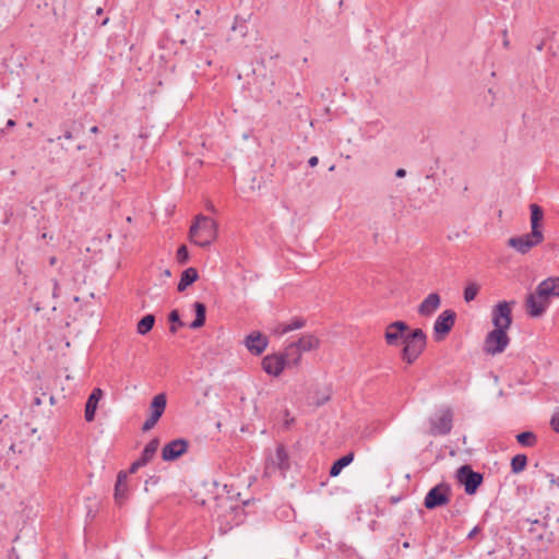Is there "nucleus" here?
I'll return each instance as SVG.
<instances>
[{
    "label": "nucleus",
    "instance_id": "f257e3e1",
    "mask_svg": "<svg viewBox=\"0 0 559 559\" xmlns=\"http://www.w3.org/2000/svg\"><path fill=\"white\" fill-rule=\"evenodd\" d=\"M386 345L402 346L400 356L407 365H413L427 345V335L421 329H411L402 320L386 324Z\"/></svg>",
    "mask_w": 559,
    "mask_h": 559
},
{
    "label": "nucleus",
    "instance_id": "f03ea898",
    "mask_svg": "<svg viewBox=\"0 0 559 559\" xmlns=\"http://www.w3.org/2000/svg\"><path fill=\"white\" fill-rule=\"evenodd\" d=\"M551 298H556V293L545 278L537 285L535 293L528 294L526 297L525 306L528 316L540 317L548 308Z\"/></svg>",
    "mask_w": 559,
    "mask_h": 559
},
{
    "label": "nucleus",
    "instance_id": "7ed1b4c3",
    "mask_svg": "<svg viewBox=\"0 0 559 559\" xmlns=\"http://www.w3.org/2000/svg\"><path fill=\"white\" fill-rule=\"evenodd\" d=\"M189 237L199 247L210 246L217 237L216 222L209 216L198 215L190 227Z\"/></svg>",
    "mask_w": 559,
    "mask_h": 559
},
{
    "label": "nucleus",
    "instance_id": "20e7f679",
    "mask_svg": "<svg viewBox=\"0 0 559 559\" xmlns=\"http://www.w3.org/2000/svg\"><path fill=\"white\" fill-rule=\"evenodd\" d=\"M456 480L464 487V491L468 496L477 492L484 481V475L475 472L471 465L464 464L456 469Z\"/></svg>",
    "mask_w": 559,
    "mask_h": 559
},
{
    "label": "nucleus",
    "instance_id": "39448f33",
    "mask_svg": "<svg viewBox=\"0 0 559 559\" xmlns=\"http://www.w3.org/2000/svg\"><path fill=\"white\" fill-rule=\"evenodd\" d=\"M452 495L451 486L448 483H440L429 489L424 499L427 510H435L447 506Z\"/></svg>",
    "mask_w": 559,
    "mask_h": 559
},
{
    "label": "nucleus",
    "instance_id": "423d86ee",
    "mask_svg": "<svg viewBox=\"0 0 559 559\" xmlns=\"http://www.w3.org/2000/svg\"><path fill=\"white\" fill-rule=\"evenodd\" d=\"M290 468L289 455L283 444H278L274 454L270 455L265 463V473L272 475L276 472L285 477L287 471Z\"/></svg>",
    "mask_w": 559,
    "mask_h": 559
},
{
    "label": "nucleus",
    "instance_id": "0eeeda50",
    "mask_svg": "<svg viewBox=\"0 0 559 559\" xmlns=\"http://www.w3.org/2000/svg\"><path fill=\"white\" fill-rule=\"evenodd\" d=\"M510 343V337L506 330L493 329L484 341V352L489 355L501 354L506 350Z\"/></svg>",
    "mask_w": 559,
    "mask_h": 559
},
{
    "label": "nucleus",
    "instance_id": "6e6552de",
    "mask_svg": "<svg viewBox=\"0 0 559 559\" xmlns=\"http://www.w3.org/2000/svg\"><path fill=\"white\" fill-rule=\"evenodd\" d=\"M515 301H499L491 311V322L495 329L508 331L512 324V306Z\"/></svg>",
    "mask_w": 559,
    "mask_h": 559
},
{
    "label": "nucleus",
    "instance_id": "1a4fd4ad",
    "mask_svg": "<svg viewBox=\"0 0 559 559\" xmlns=\"http://www.w3.org/2000/svg\"><path fill=\"white\" fill-rule=\"evenodd\" d=\"M167 405V397L164 393L155 395L151 402L148 418L144 421L142 430L144 432L150 431L155 427L159 418L163 416Z\"/></svg>",
    "mask_w": 559,
    "mask_h": 559
},
{
    "label": "nucleus",
    "instance_id": "9d476101",
    "mask_svg": "<svg viewBox=\"0 0 559 559\" xmlns=\"http://www.w3.org/2000/svg\"><path fill=\"white\" fill-rule=\"evenodd\" d=\"M456 313L452 309L442 311L433 323V334L436 341H441L454 326Z\"/></svg>",
    "mask_w": 559,
    "mask_h": 559
},
{
    "label": "nucleus",
    "instance_id": "9b49d317",
    "mask_svg": "<svg viewBox=\"0 0 559 559\" xmlns=\"http://www.w3.org/2000/svg\"><path fill=\"white\" fill-rule=\"evenodd\" d=\"M544 241V236L533 237L532 231L519 237H511L508 240V246L515 249L519 253L525 254L532 248L538 246Z\"/></svg>",
    "mask_w": 559,
    "mask_h": 559
},
{
    "label": "nucleus",
    "instance_id": "f8f14e48",
    "mask_svg": "<svg viewBox=\"0 0 559 559\" xmlns=\"http://www.w3.org/2000/svg\"><path fill=\"white\" fill-rule=\"evenodd\" d=\"M189 442L186 439L178 438L166 443L162 450V459L171 462L179 459L188 451Z\"/></svg>",
    "mask_w": 559,
    "mask_h": 559
},
{
    "label": "nucleus",
    "instance_id": "ddd939ff",
    "mask_svg": "<svg viewBox=\"0 0 559 559\" xmlns=\"http://www.w3.org/2000/svg\"><path fill=\"white\" fill-rule=\"evenodd\" d=\"M453 427V413L447 409L441 416L430 419V433L432 436L449 435Z\"/></svg>",
    "mask_w": 559,
    "mask_h": 559
},
{
    "label": "nucleus",
    "instance_id": "4468645a",
    "mask_svg": "<svg viewBox=\"0 0 559 559\" xmlns=\"http://www.w3.org/2000/svg\"><path fill=\"white\" fill-rule=\"evenodd\" d=\"M243 344L252 355L259 356L266 349L269 340L262 333L254 331L245 337Z\"/></svg>",
    "mask_w": 559,
    "mask_h": 559
},
{
    "label": "nucleus",
    "instance_id": "2eb2a0df",
    "mask_svg": "<svg viewBox=\"0 0 559 559\" xmlns=\"http://www.w3.org/2000/svg\"><path fill=\"white\" fill-rule=\"evenodd\" d=\"M286 367L281 354L266 355L262 359V369L270 376L278 377Z\"/></svg>",
    "mask_w": 559,
    "mask_h": 559
},
{
    "label": "nucleus",
    "instance_id": "dca6fc26",
    "mask_svg": "<svg viewBox=\"0 0 559 559\" xmlns=\"http://www.w3.org/2000/svg\"><path fill=\"white\" fill-rule=\"evenodd\" d=\"M531 211V231L533 237L544 236L542 231V221L544 218V210L536 203L530 205Z\"/></svg>",
    "mask_w": 559,
    "mask_h": 559
},
{
    "label": "nucleus",
    "instance_id": "f3484780",
    "mask_svg": "<svg viewBox=\"0 0 559 559\" xmlns=\"http://www.w3.org/2000/svg\"><path fill=\"white\" fill-rule=\"evenodd\" d=\"M103 396V391L99 388H95L90 396L87 397L84 411V418L87 423H91L95 418V413L98 406V402Z\"/></svg>",
    "mask_w": 559,
    "mask_h": 559
},
{
    "label": "nucleus",
    "instance_id": "a211bd4d",
    "mask_svg": "<svg viewBox=\"0 0 559 559\" xmlns=\"http://www.w3.org/2000/svg\"><path fill=\"white\" fill-rule=\"evenodd\" d=\"M441 304V298L439 294L431 293L429 294L419 305L418 313L424 317H430Z\"/></svg>",
    "mask_w": 559,
    "mask_h": 559
},
{
    "label": "nucleus",
    "instance_id": "6ab92c4d",
    "mask_svg": "<svg viewBox=\"0 0 559 559\" xmlns=\"http://www.w3.org/2000/svg\"><path fill=\"white\" fill-rule=\"evenodd\" d=\"M128 473L124 471H120L117 475V480L115 485L114 497L118 504H122L128 497V486H127Z\"/></svg>",
    "mask_w": 559,
    "mask_h": 559
},
{
    "label": "nucleus",
    "instance_id": "aec40b11",
    "mask_svg": "<svg viewBox=\"0 0 559 559\" xmlns=\"http://www.w3.org/2000/svg\"><path fill=\"white\" fill-rule=\"evenodd\" d=\"M282 357L284 358L285 364L287 367L297 366L300 362L302 353L298 348L297 344L295 342L289 343L285 348L283 353H280Z\"/></svg>",
    "mask_w": 559,
    "mask_h": 559
},
{
    "label": "nucleus",
    "instance_id": "412c9836",
    "mask_svg": "<svg viewBox=\"0 0 559 559\" xmlns=\"http://www.w3.org/2000/svg\"><path fill=\"white\" fill-rule=\"evenodd\" d=\"M199 278V274L197 269L188 267L181 273L180 281L178 283L177 289L182 293L186 288L192 285Z\"/></svg>",
    "mask_w": 559,
    "mask_h": 559
},
{
    "label": "nucleus",
    "instance_id": "4be33fe9",
    "mask_svg": "<svg viewBox=\"0 0 559 559\" xmlns=\"http://www.w3.org/2000/svg\"><path fill=\"white\" fill-rule=\"evenodd\" d=\"M193 308L195 311V319L189 324V328L192 330H198L202 328L206 320V307L204 304L200 301H195L193 304Z\"/></svg>",
    "mask_w": 559,
    "mask_h": 559
},
{
    "label": "nucleus",
    "instance_id": "5701e85b",
    "mask_svg": "<svg viewBox=\"0 0 559 559\" xmlns=\"http://www.w3.org/2000/svg\"><path fill=\"white\" fill-rule=\"evenodd\" d=\"M295 344H297L301 353H305L310 352L312 349H317L320 345V341L317 336L312 334H306L302 335L298 341H295Z\"/></svg>",
    "mask_w": 559,
    "mask_h": 559
},
{
    "label": "nucleus",
    "instance_id": "b1692460",
    "mask_svg": "<svg viewBox=\"0 0 559 559\" xmlns=\"http://www.w3.org/2000/svg\"><path fill=\"white\" fill-rule=\"evenodd\" d=\"M354 460V453L350 452L348 454L343 455L342 457L337 459L330 468V476L336 477L341 474L342 469L348 466Z\"/></svg>",
    "mask_w": 559,
    "mask_h": 559
},
{
    "label": "nucleus",
    "instance_id": "393cba45",
    "mask_svg": "<svg viewBox=\"0 0 559 559\" xmlns=\"http://www.w3.org/2000/svg\"><path fill=\"white\" fill-rule=\"evenodd\" d=\"M159 447L158 438L152 439L143 449L140 460L146 465L155 455L157 449Z\"/></svg>",
    "mask_w": 559,
    "mask_h": 559
},
{
    "label": "nucleus",
    "instance_id": "a878e982",
    "mask_svg": "<svg viewBox=\"0 0 559 559\" xmlns=\"http://www.w3.org/2000/svg\"><path fill=\"white\" fill-rule=\"evenodd\" d=\"M154 323H155V317L154 314H146L144 316L139 322H138V325H136V332L140 334V335H145L147 334L154 326Z\"/></svg>",
    "mask_w": 559,
    "mask_h": 559
},
{
    "label": "nucleus",
    "instance_id": "bb28decb",
    "mask_svg": "<svg viewBox=\"0 0 559 559\" xmlns=\"http://www.w3.org/2000/svg\"><path fill=\"white\" fill-rule=\"evenodd\" d=\"M516 441L522 445V447H534L537 442V438H536V435L532 431H522L520 433L516 435Z\"/></svg>",
    "mask_w": 559,
    "mask_h": 559
},
{
    "label": "nucleus",
    "instance_id": "cd10ccee",
    "mask_svg": "<svg viewBox=\"0 0 559 559\" xmlns=\"http://www.w3.org/2000/svg\"><path fill=\"white\" fill-rule=\"evenodd\" d=\"M527 465V456L525 454H516L511 460V472L519 474L525 469Z\"/></svg>",
    "mask_w": 559,
    "mask_h": 559
},
{
    "label": "nucleus",
    "instance_id": "c85d7f7f",
    "mask_svg": "<svg viewBox=\"0 0 559 559\" xmlns=\"http://www.w3.org/2000/svg\"><path fill=\"white\" fill-rule=\"evenodd\" d=\"M479 285L475 282H471L469 284H467L463 293L465 302L473 301L476 298L477 294L479 293Z\"/></svg>",
    "mask_w": 559,
    "mask_h": 559
},
{
    "label": "nucleus",
    "instance_id": "c756f323",
    "mask_svg": "<svg viewBox=\"0 0 559 559\" xmlns=\"http://www.w3.org/2000/svg\"><path fill=\"white\" fill-rule=\"evenodd\" d=\"M168 320L171 323L169 326V331L173 334H175L178 331V328L185 325V323L180 320V314L177 309L170 311V313L168 314Z\"/></svg>",
    "mask_w": 559,
    "mask_h": 559
},
{
    "label": "nucleus",
    "instance_id": "7c9ffc66",
    "mask_svg": "<svg viewBox=\"0 0 559 559\" xmlns=\"http://www.w3.org/2000/svg\"><path fill=\"white\" fill-rule=\"evenodd\" d=\"M217 506H218V509L224 508L226 511L227 510L230 512L239 511V507L237 504H234L233 501L228 497L221 499L219 502L217 503Z\"/></svg>",
    "mask_w": 559,
    "mask_h": 559
},
{
    "label": "nucleus",
    "instance_id": "2f4dec72",
    "mask_svg": "<svg viewBox=\"0 0 559 559\" xmlns=\"http://www.w3.org/2000/svg\"><path fill=\"white\" fill-rule=\"evenodd\" d=\"M289 331L302 329L306 325V320L301 317L294 318L289 323H286Z\"/></svg>",
    "mask_w": 559,
    "mask_h": 559
},
{
    "label": "nucleus",
    "instance_id": "473e14b6",
    "mask_svg": "<svg viewBox=\"0 0 559 559\" xmlns=\"http://www.w3.org/2000/svg\"><path fill=\"white\" fill-rule=\"evenodd\" d=\"M189 260V253L185 245L180 246L177 250V261L180 264H186Z\"/></svg>",
    "mask_w": 559,
    "mask_h": 559
},
{
    "label": "nucleus",
    "instance_id": "72a5a7b5",
    "mask_svg": "<svg viewBox=\"0 0 559 559\" xmlns=\"http://www.w3.org/2000/svg\"><path fill=\"white\" fill-rule=\"evenodd\" d=\"M547 281L549 282L551 289L556 293V298H559V276L547 277Z\"/></svg>",
    "mask_w": 559,
    "mask_h": 559
},
{
    "label": "nucleus",
    "instance_id": "f704fd0d",
    "mask_svg": "<svg viewBox=\"0 0 559 559\" xmlns=\"http://www.w3.org/2000/svg\"><path fill=\"white\" fill-rule=\"evenodd\" d=\"M290 332L286 323L278 324L274 329V333L278 336H283L284 334Z\"/></svg>",
    "mask_w": 559,
    "mask_h": 559
},
{
    "label": "nucleus",
    "instance_id": "c9c22d12",
    "mask_svg": "<svg viewBox=\"0 0 559 559\" xmlns=\"http://www.w3.org/2000/svg\"><path fill=\"white\" fill-rule=\"evenodd\" d=\"M552 430L559 433V413H555L550 419Z\"/></svg>",
    "mask_w": 559,
    "mask_h": 559
},
{
    "label": "nucleus",
    "instance_id": "e433bc0d",
    "mask_svg": "<svg viewBox=\"0 0 559 559\" xmlns=\"http://www.w3.org/2000/svg\"><path fill=\"white\" fill-rule=\"evenodd\" d=\"M143 466H145V464H144L140 459H138V460H135V461L131 464V466H130V468H129V472H128V473L133 474V473H135L140 467H143Z\"/></svg>",
    "mask_w": 559,
    "mask_h": 559
},
{
    "label": "nucleus",
    "instance_id": "4c0bfd02",
    "mask_svg": "<svg viewBox=\"0 0 559 559\" xmlns=\"http://www.w3.org/2000/svg\"><path fill=\"white\" fill-rule=\"evenodd\" d=\"M52 296L53 298L59 297V282L57 278H53L52 281Z\"/></svg>",
    "mask_w": 559,
    "mask_h": 559
},
{
    "label": "nucleus",
    "instance_id": "58836bf2",
    "mask_svg": "<svg viewBox=\"0 0 559 559\" xmlns=\"http://www.w3.org/2000/svg\"><path fill=\"white\" fill-rule=\"evenodd\" d=\"M61 127L63 128V138L67 140H72L73 139L72 130L70 128H66V124H62Z\"/></svg>",
    "mask_w": 559,
    "mask_h": 559
},
{
    "label": "nucleus",
    "instance_id": "ea45409f",
    "mask_svg": "<svg viewBox=\"0 0 559 559\" xmlns=\"http://www.w3.org/2000/svg\"><path fill=\"white\" fill-rule=\"evenodd\" d=\"M480 531L481 528L478 525L474 526L467 534V538L473 539L478 533H480Z\"/></svg>",
    "mask_w": 559,
    "mask_h": 559
},
{
    "label": "nucleus",
    "instance_id": "a19ab883",
    "mask_svg": "<svg viewBox=\"0 0 559 559\" xmlns=\"http://www.w3.org/2000/svg\"><path fill=\"white\" fill-rule=\"evenodd\" d=\"M547 477L549 478V480L552 485H556L559 487V477H556L552 473H548Z\"/></svg>",
    "mask_w": 559,
    "mask_h": 559
},
{
    "label": "nucleus",
    "instance_id": "79ce46f5",
    "mask_svg": "<svg viewBox=\"0 0 559 559\" xmlns=\"http://www.w3.org/2000/svg\"><path fill=\"white\" fill-rule=\"evenodd\" d=\"M319 163V158L317 156H312L309 158L308 164L310 167L317 166Z\"/></svg>",
    "mask_w": 559,
    "mask_h": 559
},
{
    "label": "nucleus",
    "instance_id": "37998d69",
    "mask_svg": "<svg viewBox=\"0 0 559 559\" xmlns=\"http://www.w3.org/2000/svg\"><path fill=\"white\" fill-rule=\"evenodd\" d=\"M395 176L397 178H404L406 176V170L404 168H399L396 171H395Z\"/></svg>",
    "mask_w": 559,
    "mask_h": 559
},
{
    "label": "nucleus",
    "instance_id": "c03bdc74",
    "mask_svg": "<svg viewBox=\"0 0 559 559\" xmlns=\"http://www.w3.org/2000/svg\"><path fill=\"white\" fill-rule=\"evenodd\" d=\"M15 124H16L15 120H13V119H9L7 121V128H13Z\"/></svg>",
    "mask_w": 559,
    "mask_h": 559
},
{
    "label": "nucleus",
    "instance_id": "a18cd8bd",
    "mask_svg": "<svg viewBox=\"0 0 559 559\" xmlns=\"http://www.w3.org/2000/svg\"><path fill=\"white\" fill-rule=\"evenodd\" d=\"M90 131H91L92 133L96 134V133H98V132H99V129H98V127H97V126H94V127H92V128L90 129Z\"/></svg>",
    "mask_w": 559,
    "mask_h": 559
},
{
    "label": "nucleus",
    "instance_id": "49530a36",
    "mask_svg": "<svg viewBox=\"0 0 559 559\" xmlns=\"http://www.w3.org/2000/svg\"><path fill=\"white\" fill-rule=\"evenodd\" d=\"M543 48H544V41L539 43V44L536 46V49H537L538 51H542V50H543Z\"/></svg>",
    "mask_w": 559,
    "mask_h": 559
},
{
    "label": "nucleus",
    "instance_id": "de8ad7c7",
    "mask_svg": "<svg viewBox=\"0 0 559 559\" xmlns=\"http://www.w3.org/2000/svg\"><path fill=\"white\" fill-rule=\"evenodd\" d=\"M56 262H57V258L56 257H51L50 260H49L50 265H53Z\"/></svg>",
    "mask_w": 559,
    "mask_h": 559
},
{
    "label": "nucleus",
    "instance_id": "09e8293b",
    "mask_svg": "<svg viewBox=\"0 0 559 559\" xmlns=\"http://www.w3.org/2000/svg\"><path fill=\"white\" fill-rule=\"evenodd\" d=\"M164 275H165V276H167V277H169V276L171 275L170 270H168V269H167V270H165V271H164Z\"/></svg>",
    "mask_w": 559,
    "mask_h": 559
},
{
    "label": "nucleus",
    "instance_id": "8fccbe9b",
    "mask_svg": "<svg viewBox=\"0 0 559 559\" xmlns=\"http://www.w3.org/2000/svg\"><path fill=\"white\" fill-rule=\"evenodd\" d=\"M102 13H103V9H102V8H98V9L96 10V14H97V15H100Z\"/></svg>",
    "mask_w": 559,
    "mask_h": 559
},
{
    "label": "nucleus",
    "instance_id": "3c124183",
    "mask_svg": "<svg viewBox=\"0 0 559 559\" xmlns=\"http://www.w3.org/2000/svg\"><path fill=\"white\" fill-rule=\"evenodd\" d=\"M503 46H504L506 48H508V47H509V40H508V39H504V40H503Z\"/></svg>",
    "mask_w": 559,
    "mask_h": 559
},
{
    "label": "nucleus",
    "instance_id": "603ef678",
    "mask_svg": "<svg viewBox=\"0 0 559 559\" xmlns=\"http://www.w3.org/2000/svg\"><path fill=\"white\" fill-rule=\"evenodd\" d=\"M76 148H78V151H82V150H84V148H85V146H84V145H78V147H76Z\"/></svg>",
    "mask_w": 559,
    "mask_h": 559
},
{
    "label": "nucleus",
    "instance_id": "864d4df0",
    "mask_svg": "<svg viewBox=\"0 0 559 559\" xmlns=\"http://www.w3.org/2000/svg\"><path fill=\"white\" fill-rule=\"evenodd\" d=\"M35 404H36V405H39V404H40V400H39V397H36V399H35Z\"/></svg>",
    "mask_w": 559,
    "mask_h": 559
},
{
    "label": "nucleus",
    "instance_id": "5fc2aeb1",
    "mask_svg": "<svg viewBox=\"0 0 559 559\" xmlns=\"http://www.w3.org/2000/svg\"><path fill=\"white\" fill-rule=\"evenodd\" d=\"M47 142H48V143H53V142H55V139L49 138V139L47 140Z\"/></svg>",
    "mask_w": 559,
    "mask_h": 559
},
{
    "label": "nucleus",
    "instance_id": "6e6d98bb",
    "mask_svg": "<svg viewBox=\"0 0 559 559\" xmlns=\"http://www.w3.org/2000/svg\"><path fill=\"white\" fill-rule=\"evenodd\" d=\"M468 190V186L465 185L464 188H463V192H466Z\"/></svg>",
    "mask_w": 559,
    "mask_h": 559
},
{
    "label": "nucleus",
    "instance_id": "4d7b16f0",
    "mask_svg": "<svg viewBox=\"0 0 559 559\" xmlns=\"http://www.w3.org/2000/svg\"><path fill=\"white\" fill-rule=\"evenodd\" d=\"M460 513L459 510H454V512H452V515H457Z\"/></svg>",
    "mask_w": 559,
    "mask_h": 559
},
{
    "label": "nucleus",
    "instance_id": "13d9d810",
    "mask_svg": "<svg viewBox=\"0 0 559 559\" xmlns=\"http://www.w3.org/2000/svg\"><path fill=\"white\" fill-rule=\"evenodd\" d=\"M107 22H108V19H105L102 24L105 25V24H107Z\"/></svg>",
    "mask_w": 559,
    "mask_h": 559
},
{
    "label": "nucleus",
    "instance_id": "bf43d9fd",
    "mask_svg": "<svg viewBox=\"0 0 559 559\" xmlns=\"http://www.w3.org/2000/svg\"><path fill=\"white\" fill-rule=\"evenodd\" d=\"M217 513V518L223 516V514L218 513V510L215 511Z\"/></svg>",
    "mask_w": 559,
    "mask_h": 559
},
{
    "label": "nucleus",
    "instance_id": "052dcab7",
    "mask_svg": "<svg viewBox=\"0 0 559 559\" xmlns=\"http://www.w3.org/2000/svg\"><path fill=\"white\" fill-rule=\"evenodd\" d=\"M408 546H409V544H408L407 542H405V543L403 544V547H408Z\"/></svg>",
    "mask_w": 559,
    "mask_h": 559
},
{
    "label": "nucleus",
    "instance_id": "680f3d73",
    "mask_svg": "<svg viewBox=\"0 0 559 559\" xmlns=\"http://www.w3.org/2000/svg\"><path fill=\"white\" fill-rule=\"evenodd\" d=\"M396 501H397L396 497H393L392 502H396Z\"/></svg>",
    "mask_w": 559,
    "mask_h": 559
},
{
    "label": "nucleus",
    "instance_id": "e2e57ef3",
    "mask_svg": "<svg viewBox=\"0 0 559 559\" xmlns=\"http://www.w3.org/2000/svg\"><path fill=\"white\" fill-rule=\"evenodd\" d=\"M10 450H11V451H14V444H12V445L10 447Z\"/></svg>",
    "mask_w": 559,
    "mask_h": 559
},
{
    "label": "nucleus",
    "instance_id": "0e129e2a",
    "mask_svg": "<svg viewBox=\"0 0 559 559\" xmlns=\"http://www.w3.org/2000/svg\"><path fill=\"white\" fill-rule=\"evenodd\" d=\"M15 559H20V558L16 556V558H15Z\"/></svg>",
    "mask_w": 559,
    "mask_h": 559
},
{
    "label": "nucleus",
    "instance_id": "69168bd1",
    "mask_svg": "<svg viewBox=\"0 0 559 559\" xmlns=\"http://www.w3.org/2000/svg\"><path fill=\"white\" fill-rule=\"evenodd\" d=\"M557 521L559 522V518H558V520H557Z\"/></svg>",
    "mask_w": 559,
    "mask_h": 559
}]
</instances>
